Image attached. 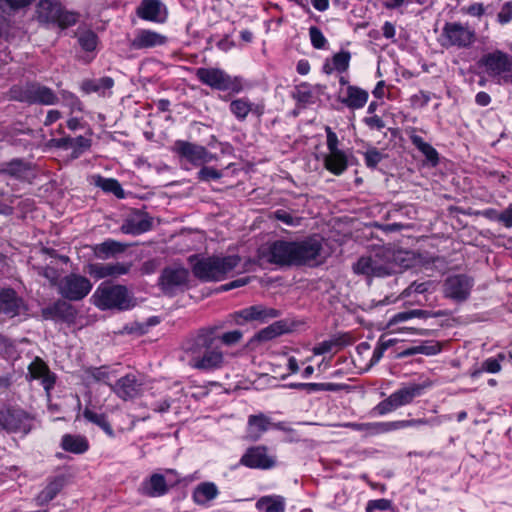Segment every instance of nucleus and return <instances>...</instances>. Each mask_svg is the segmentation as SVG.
<instances>
[{
    "mask_svg": "<svg viewBox=\"0 0 512 512\" xmlns=\"http://www.w3.org/2000/svg\"><path fill=\"white\" fill-rule=\"evenodd\" d=\"M322 241L308 237L301 241L277 240L260 250V258L281 266H315L323 262Z\"/></svg>",
    "mask_w": 512,
    "mask_h": 512,
    "instance_id": "1",
    "label": "nucleus"
},
{
    "mask_svg": "<svg viewBox=\"0 0 512 512\" xmlns=\"http://www.w3.org/2000/svg\"><path fill=\"white\" fill-rule=\"evenodd\" d=\"M183 352L187 364L199 371H216L227 364L215 328H201L191 334L183 343Z\"/></svg>",
    "mask_w": 512,
    "mask_h": 512,
    "instance_id": "2",
    "label": "nucleus"
},
{
    "mask_svg": "<svg viewBox=\"0 0 512 512\" xmlns=\"http://www.w3.org/2000/svg\"><path fill=\"white\" fill-rule=\"evenodd\" d=\"M189 262L194 276L204 282L222 281L242 267V259L238 255H192Z\"/></svg>",
    "mask_w": 512,
    "mask_h": 512,
    "instance_id": "3",
    "label": "nucleus"
},
{
    "mask_svg": "<svg viewBox=\"0 0 512 512\" xmlns=\"http://www.w3.org/2000/svg\"><path fill=\"white\" fill-rule=\"evenodd\" d=\"M92 301L101 310L125 311L135 306V299L126 286L106 282L97 287Z\"/></svg>",
    "mask_w": 512,
    "mask_h": 512,
    "instance_id": "4",
    "label": "nucleus"
},
{
    "mask_svg": "<svg viewBox=\"0 0 512 512\" xmlns=\"http://www.w3.org/2000/svg\"><path fill=\"white\" fill-rule=\"evenodd\" d=\"M485 74L499 85H512V56L495 50L482 56L479 61Z\"/></svg>",
    "mask_w": 512,
    "mask_h": 512,
    "instance_id": "5",
    "label": "nucleus"
},
{
    "mask_svg": "<svg viewBox=\"0 0 512 512\" xmlns=\"http://www.w3.org/2000/svg\"><path fill=\"white\" fill-rule=\"evenodd\" d=\"M36 18L42 24H52L60 29H66L78 22L79 15L68 11L57 1L40 0L36 5Z\"/></svg>",
    "mask_w": 512,
    "mask_h": 512,
    "instance_id": "6",
    "label": "nucleus"
},
{
    "mask_svg": "<svg viewBox=\"0 0 512 512\" xmlns=\"http://www.w3.org/2000/svg\"><path fill=\"white\" fill-rule=\"evenodd\" d=\"M390 251L381 249L374 254L362 256L353 264V272L366 278L384 277L394 273Z\"/></svg>",
    "mask_w": 512,
    "mask_h": 512,
    "instance_id": "7",
    "label": "nucleus"
},
{
    "mask_svg": "<svg viewBox=\"0 0 512 512\" xmlns=\"http://www.w3.org/2000/svg\"><path fill=\"white\" fill-rule=\"evenodd\" d=\"M195 75L197 79L219 91H229L231 93H239L243 90V84L240 77H233L219 68H204L196 69Z\"/></svg>",
    "mask_w": 512,
    "mask_h": 512,
    "instance_id": "8",
    "label": "nucleus"
},
{
    "mask_svg": "<svg viewBox=\"0 0 512 512\" xmlns=\"http://www.w3.org/2000/svg\"><path fill=\"white\" fill-rule=\"evenodd\" d=\"M11 96L17 101L28 104L54 105L58 102V97L51 88L36 82L13 87Z\"/></svg>",
    "mask_w": 512,
    "mask_h": 512,
    "instance_id": "9",
    "label": "nucleus"
},
{
    "mask_svg": "<svg viewBox=\"0 0 512 512\" xmlns=\"http://www.w3.org/2000/svg\"><path fill=\"white\" fill-rule=\"evenodd\" d=\"M429 383H413L398 389L392 393L388 398L381 401L376 407L375 411L379 415H385L397 408L410 404L416 397L423 394L424 390L429 387Z\"/></svg>",
    "mask_w": 512,
    "mask_h": 512,
    "instance_id": "10",
    "label": "nucleus"
},
{
    "mask_svg": "<svg viewBox=\"0 0 512 512\" xmlns=\"http://www.w3.org/2000/svg\"><path fill=\"white\" fill-rule=\"evenodd\" d=\"M58 293L70 301H79L85 298L92 289V283L84 276L69 274L57 284Z\"/></svg>",
    "mask_w": 512,
    "mask_h": 512,
    "instance_id": "11",
    "label": "nucleus"
},
{
    "mask_svg": "<svg viewBox=\"0 0 512 512\" xmlns=\"http://www.w3.org/2000/svg\"><path fill=\"white\" fill-rule=\"evenodd\" d=\"M33 418L20 408L0 409V427L8 432L27 434L32 429Z\"/></svg>",
    "mask_w": 512,
    "mask_h": 512,
    "instance_id": "12",
    "label": "nucleus"
},
{
    "mask_svg": "<svg viewBox=\"0 0 512 512\" xmlns=\"http://www.w3.org/2000/svg\"><path fill=\"white\" fill-rule=\"evenodd\" d=\"M173 150L180 157L197 167L216 159L215 155L210 153L204 146L184 140L176 141Z\"/></svg>",
    "mask_w": 512,
    "mask_h": 512,
    "instance_id": "13",
    "label": "nucleus"
},
{
    "mask_svg": "<svg viewBox=\"0 0 512 512\" xmlns=\"http://www.w3.org/2000/svg\"><path fill=\"white\" fill-rule=\"evenodd\" d=\"M240 464L251 469H271L276 465V458L270 455L263 445L250 447L242 455Z\"/></svg>",
    "mask_w": 512,
    "mask_h": 512,
    "instance_id": "14",
    "label": "nucleus"
},
{
    "mask_svg": "<svg viewBox=\"0 0 512 512\" xmlns=\"http://www.w3.org/2000/svg\"><path fill=\"white\" fill-rule=\"evenodd\" d=\"M28 306L25 300L12 288L0 289V314L8 318L25 315Z\"/></svg>",
    "mask_w": 512,
    "mask_h": 512,
    "instance_id": "15",
    "label": "nucleus"
},
{
    "mask_svg": "<svg viewBox=\"0 0 512 512\" xmlns=\"http://www.w3.org/2000/svg\"><path fill=\"white\" fill-rule=\"evenodd\" d=\"M168 43V37L151 29H138L134 33V37L129 40V48L132 51L148 50Z\"/></svg>",
    "mask_w": 512,
    "mask_h": 512,
    "instance_id": "16",
    "label": "nucleus"
},
{
    "mask_svg": "<svg viewBox=\"0 0 512 512\" xmlns=\"http://www.w3.org/2000/svg\"><path fill=\"white\" fill-rule=\"evenodd\" d=\"M444 315L443 312H429L421 309H414L409 311H403L395 314L392 318L389 319L387 327L392 329V331H401V332H410L412 334H422L423 329L410 326L409 324L400 326L399 328H394L397 324L407 322L413 318H428V317H437Z\"/></svg>",
    "mask_w": 512,
    "mask_h": 512,
    "instance_id": "17",
    "label": "nucleus"
},
{
    "mask_svg": "<svg viewBox=\"0 0 512 512\" xmlns=\"http://www.w3.org/2000/svg\"><path fill=\"white\" fill-rule=\"evenodd\" d=\"M279 315L280 313L278 310L259 304L252 305L235 312L234 319L239 325L253 321L265 323L271 319L277 318Z\"/></svg>",
    "mask_w": 512,
    "mask_h": 512,
    "instance_id": "18",
    "label": "nucleus"
},
{
    "mask_svg": "<svg viewBox=\"0 0 512 512\" xmlns=\"http://www.w3.org/2000/svg\"><path fill=\"white\" fill-rule=\"evenodd\" d=\"M109 385L118 397L129 400L141 394L143 382L136 374L129 373L118 379L115 384Z\"/></svg>",
    "mask_w": 512,
    "mask_h": 512,
    "instance_id": "19",
    "label": "nucleus"
},
{
    "mask_svg": "<svg viewBox=\"0 0 512 512\" xmlns=\"http://www.w3.org/2000/svg\"><path fill=\"white\" fill-rule=\"evenodd\" d=\"M136 14L140 19L164 23L168 16L167 7L161 0H142L136 9Z\"/></svg>",
    "mask_w": 512,
    "mask_h": 512,
    "instance_id": "20",
    "label": "nucleus"
},
{
    "mask_svg": "<svg viewBox=\"0 0 512 512\" xmlns=\"http://www.w3.org/2000/svg\"><path fill=\"white\" fill-rule=\"evenodd\" d=\"M264 108V104L253 103L247 97L236 98L229 104L230 112L240 122L245 121L249 114L261 117Z\"/></svg>",
    "mask_w": 512,
    "mask_h": 512,
    "instance_id": "21",
    "label": "nucleus"
},
{
    "mask_svg": "<svg viewBox=\"0 0 512 512\" xmlns=\"http://www.w3.org/2000/svg\"><path fill=\"white\" fill-rule=\"evenodd\" d=\"M188 276V270L183 267L165 268L159 284L165 293H171L175 288L186 284Z\"/></svg>",
    "mask_w": 512,
    "mask_h": 512,
    "instance_id": "22",
    "label": "nucleus"
},
{
    "mask_svg": "<svg viewBox=\"0 0 512 512\" xmlns=\"http://www.w3.org/2000/svg\"><path fill=\"white\" fill-rule=\"evenodd\" d=\"M75 315L76 311L73 306L60 299L41 310V316L44 320L72 321Z\"/></svg>",
    "mask_w": 512,
    "mask_h": 512,
    "instance_id": "23",
    "label": "nucleus"
},
{
    "mask_svg": "<svg viewBox=\"0 0 512 512\" xmlns=\"http://www.w3.org/2000/svg\"><path fill=\"white\" fill-rule=\"evenodd\" d=\"M152 220L140 211L132 212L121 225V232L124 234L138 235L150 230Z\"/></svg>",
    "mask_w": 512,
    "mask_h": 512,
    "instance_id": "24",
    "label": "nucleus"
},
{
    "mask_svg": "<svg viewBox=\"0 0 512 512\" xmlns=\"http://www.w3.org/2000/svg\"><path fill=\"white\" fill-rule=\"evenodd\" d=\"M131 268L128 263H94L89 266V273L97 279L117 277L127 274Z\"/></svg>",
    "mask_w": 512,
    "mask_h": 512,
    "instance_id": "25",
    "label": "nucleus"
},
{
    "mask_svg": "<svg viewBox=\"0 0 512 512\" xmlns=\"http://www.w3.org/2000/svg\"><path fill=\"white\" fill-rule=\"evenodd\" d=\"M436 285L432 281L411 283L403 292L402 297L408 298L414 296L412 303L423 305L429 301V295L434 292Z\"/></svg>",
    "mask_w": 512,
    "mask_h": 512,
    "instance_id": "26",
    "label": "nucleus"
},
{
    "mask_svg": "<svg viewBox=\"0 0 512 512\" xmlns=\"http://www.w3.org/2000/svg\"><path fill=\"white\" fill-rule=\"evenodd\" d=\"M368 100V92L357 86L348 85L345 90H340L339 101L350 109H360Z\"/></svg>",
    "mask_w": 512,
    "mask_h": 512,
    "instance_id": "27",
    "label": "nucleus"
},
{
    "mask_svg": "<svg viewBox=\"0 0 512 512\" xmlns=\"http://www.w3.org/2000/svg\"><path fill=\"white\" fill-rule=\"evenodd\" d=\"M473 279L464 274L450 276V299L461 302L468 298Z\"/></svg>",
    "mask_w": 512,
    "mask_h": 512,
    "instance_id": "28",
    "label": "nucleus"
},
{
    "mask_svg": "<svg viewBox=\"0 0 512 512\" xmlns=\"http://www.w3.org/2000/svg\"><path fill=\"white\" fill-rule=\"evenodd\" d=\"M167 491L168 486L165 477L158 473L152 474L139 487V492L148 497H159L166 494Z\"/></svg>",
    "mask_w": 512,
    "mask_h": 512,
    "instance_id": "29",
    "label": "nucleus"
},
{
    "mask_svg": "<svg viewBox=\"0 0 512 512\" xmlns=\"http://www.w3.org/2000/svg\"><path fill=\"white\" fill-rule=\"evenodd\" d=\"M272 426L271 419L265 414L250 415L247 422V438L256 441Z\"/></svg>",
    "mask_w": 512,
    "mask_h": 512,
    "instance_id": "30",
    "label": "nucleus"
},
{
    "mask_svg": "<svg viewBox=\"0 0 512 512\" xmlns=\"http://www.w3.org/2000/svg\"><path fill=\"white\" fill-rule=\"evenodd\" d=\"M351 60V53L349 51H340L334 54L331 58H327L322 66L323 73L330 75L333 72L340 74L349 69Z\"/></svg>",
    "mask_w": 512,
    "mask_h": 512,
    "instance_id": "31",
    "label": "nucleus"
},
{
    "mask_svg": "<svg viewBox=\"0 0 512 512\" xmlns=\"http://www.w3.org/2000/svg\"><path fill=\"white\" fill-rule=\"evenodd\" d=\"M32 378L40 379L46 391H49L55 384V376L50 372L46 363L36 358L28 367Z\"/></svg>",
    "mask_w": 512,
    "mask_h": 512,
    "instance_id": "32",
    "label": "nucleus"
},
{
    "mask_svg": "<svg viewBox=\"0 0 512 512\" xmlns=\"http://www.w3.org/2000/svg\"><path fill=\"white\" fill-rule=\"evenodd\" d=\"M219 495V489L213 482H202L198 484L193 492L192 499L195 504L206 506L209 502L216 499Z\"/></svg>",
    "mask_w": 512,
    "mask_h": 512,
    "instance_id": "33",
    "label": "nucleus"
},
{
    "mask_svg": "<svg viewBox=\"0 0 512 512\" xmlns=\"http://www.w3.org/2000/svg\"><path fill=\"white\" fill-rule=\"evenodd\" d=\"M320 89V85L313 86L307 82H302L295 86L292 97L300 105L307 106L316 102Z\"/></svg>",
    "mask_w": 512,
    "mask_h": 512,
    "instance_id": "34",
    "label": "nucleus"
},
{
    "mask_svg": "<svg viewBox=\"0 0 512 512\" xmlns=\"http://www.w3.org/2000/svg\"><path fill=\"white\" fill-rule=\"evenodd\" d=\"M324 167L334 175L343 174L348 167V158L345 152H331L324 157Z\"/></svg>",
    "mask_w": 512,
    "mask_h": 512,
    "instance_id": "35",
    "label": "nucleus"
},
{
    "mask_svg": "<svg viewBox=\"0 0 512 512\" xmlns=\"http://www.w3.org/2000/svg\"><path fill=\"white\" fill-rule=\"evenodd\" d=\"M61 447L70 453L83 454L89 449V442L85 436L65 434L61 439Z\"/></svg>",
    "mask_w": 512,
    "mask_h": 512,
    "instance_id": "36",
    "label": "nucleus"
},
{
    "mask_svg": "<svg viewBox=\"0 0 512 512\" xmlns=\"http://www.w3.org/2000/svg\"><path fill=\"white\" fill-rule=\"evenodd\" d=\"M475 34L472 30L461 25L450 26V45L468 47L474 42Z\"/></svg>",
    "mask_w": 512,
    "mask_h": 512,
    "instance_id": "37",
    "label": "nucleus"
},
{
    "mask_svg": "<svg viewBox=\"0 0 512 512\" xmlns=\"http://www.w3.org/2000/svg\"><path fill=\"white\" fill-rule=\"evenodd\" d=\"M64 480L61 477L53 478L49 481L46 487L38 494L37 502L39 505H45L53 500L56 495L62 490Z\"/></svg>",
    "mask_w": 512,
    "mask_h": 512,
    "instance_id": "38",
    "label": "nucleus"
},
{
    "mask_svg": "<svg viewBox=\"0 0 512 512\" xmlns=\"http://www.w3.org/2000/svg\"><path fill=\"white\" fill-rule=\"evenodd\" d=\"M256 507L263 512H284L285 499L279 495L264 496L257 501Z\"/></svg>",
    "mask_w": 512,
    "mask_h": 512,
    "instance_id": "39",
    "label": "nucleus"
},
{
    "mask_svg": "<svg viewBox=\"0 0 512 512\" xmlns=\"http://www.w3.org/2000/svg\"><path fill=\"white\" fill-rule=\"evenodd\" d=\"M412 144L426 157L432 165H436L438 162L437 151L424 139L416 134L414 131L409 135Z\"/></svg>",
    "mask_w": 512,
    "mask_h": 512,
    "instance_id": "40",
    "label": "nucleus"
},
{
    "mask_svg": "<svg viewBox=\"0 0 512 512\" xmlns=\"http://www.w3.org/2000/svg\"><path fill=\"white\" fill-rule=\"evenodd\" d=\"M30 169V163L21 159H13L3 164L1 172L12 177L24 178Z\"/></svg>",
    "mask_w": 512,
    "mask_h": 512,
    "instance_id": "41",
    "label": "nucleus"
},
{
    "mask_svg": "<svg viewBox=\"0 0 512 512\" xmlns=\"http://www.w3.org/2000/svg\"><path fill=\"white\" fill-rule=\"evenodd\" d=\"M343 427L365 432L367 435H377L387 433L386 422H373V423H356L348 422L342 425Z\"/></svg>",
    "mask_w": 512,
    "mask_h": 512,
    "instance_id": "42",
    "label": "nucleus"
},
{
    "mask_svg": "<svg viewBox=\"0 0 512 512\" xmlns=\"http://www.w3.org/2000/svg\"><path fill=\"white\" fill-rule=\"evenodd\" d=\"M127 245L121 242L109 239L103 243L98 244L94 251L100 258L108 257L109 255L119 254L125 251Z\"/></svg>",
    "mask_w": 512,
    "mask_h": 512,
    "instance_id": "43",
    "label": "nucleus"
},
{
    "mask_svg": "<svg viewBox=\"0 0 512 512\" xmlns=\"http://www.w3.org/2000/svg\"><path fill=\"white\" fill-rule=\"evenodd\" d=\"M114 80L111 77H102L95 80H85L82 83V90L89 93H104L106 90H109L113 87Z\"/></svg>",
    "mask_w": 512,
    "mask_h": 512,
    "instance_id": "44",
    "label": "nucleus"
},
{
    "mask_svg": "<svg viewBox=\"0 0 512 512\" xmlns=\"http://www.w3.org/2000/svg\"><path fill=\"white\" fill-rule=\"evenodd\" d=\"M96 185L107 193L114 194L117 198L122 199L125 196L124 190L120 183L113 178L98 177Z\"/></svg>",
    "mask_w": 512,
    "mask_h": 512,
    "instance_id": "45",
    "label": "nucleus"
},
{
    "mask_svg": "<svg viewBox=\"0 0 512 512\" xmlns=\"http://www.w3.org/2000/svg\"><path fill=\"white\" fill-rule=\"evenodd\" d=\"M83 416L89 422H92L95 425L99 426L109 436L114 435L113 429L107 417L104 414H98L96 412H93L92 410L85 409Z\"/></svg>",
    "mask_w": 512,
    "mask_h": 512,
    "instance_id": "46",
    "label": "nucleus"
},
{
    "mask_svg": "<svg viewBox=\"0 0 512 512\" xmlns=\"http://www.w3.org/2000/svg\"><path fill=\"white\" fill-rule=\"evenodd\" d=\"M285 325L282 322H275L270 326L262 329L258 334L257 338L260 341H268L277 336L282 335L285 332Z\"/></svg>",
    "mask_w": 512,
    "mask_h": 512,
    "instance_id": "47",
    "label": "nucleus"
},
{
    "mask_svg": "<svg viewBox=\"0 0 512 512\" xmlns=\"http://www.w3.org/2000/svg\"><path fill=\"white\" fill-rule=\"evenodd\" d=\"M78 42L83 50L91 52L97 47L98 37L93 31L85 30L79 33Z\"/></svg>",
    "mask_w": 512,
    "mask_h": 512,
    "instance_id": "48",
    "label": "nucleus"
},
{
    "mask_svg": "<svg viewBox=\"0 0 512 512\" xmlns=\"http://www.w3.org/2000/svg\"><path fill=\"white\" fill-rule=\"evenodd\" d=\"M426 421L422 419H411V420H399V421H391L386 422L387 425V433L399 429H404L407 427L419 426L425 424Z\"/></svg>",
    "mask_w": 512,
    "mask_h": 512,
    "instance_id": "49",
    "label": "nucleus"
},
{
    "mask_svg": "<svg viewBox=\"0 0 512 512\" xmlns=\"http://www.w3.org/2000/svg\"><path fill=\"white\" fill-rule=\"evenodd\" d=\"M501 370V364L498 359L489 358L482 363L480 369H476L471 373L473 378L479 376L482 372L497 373Z\"/></svg>",
    "mask_w": 512,
    "mask_h": 512,
    "instance_id": "50",
    "label": "nucleus"
},
{
    "mask_svg": "<svg viewBox=\"0 0 512 512\" xmlns=\"http://www.w3.org/2000/svg\"><path fill=\"white\" fill-rule=\"evenodd\" d=\"M309 36H310V40H311V43L314 48L324 49L326 47L327 40L318 27H316V26L310 27L309 28Z\"/></svg>",
    "mask_w": 512,
    "mask_h": 512,
    "instance_id": "51",
    "label": "nucleus"
},
{
    "mask_svg": "<svg viewBox=\"0 0 512 512\" xmlns=\"http://www.w3.org/2000/svg\"><path fill=\"white\" fill-rule=\"evenodd\" d=\"M273 218L283 222L288 226H298L301 222L300 217L293 216L289 212L282 209L275 211L273 213Z\"/></svg>",
    "mask_w": 512,
    "mask_h": 512,
    "instance_id": "52",
    "label": "nucleus"
},
{
    "mask_svg": "<svg viewBox=\"0 0 512 512\" xmlns=\"http://www.w3.org/2000/svg\"><path fill=\"white\" fill-rule=\"evenodd\" d=\"M431 100V95L428 92L418 91L410 97L411 106L414 109H421L428 104Z\"/></svg>",
    "mask_w": 512,
    "mask_h": 512,
    "instance_id": "53",
    "label": "nucleus"
},
{
    "mask_svg": "<svg viewBox=\"0 0 512 512\" xmlns=\"http://www.w3.org/2000/svg\"><path fill=\"white\" fill-rule=\"evenodd\" d=\"M75 150L73 152L74 157H78L83 151L88 150L91 147V140L83 136L72 138V146Z\"/></svg>",
    "mask_w": 512,
    "mask_h": 512,
    "instance_id": "54",
    "label": "nucleus"
},
{
    "mask_svg": "<svg viewBox=\"0 0 512 512\" xmlns=\"http://www.w3.org/2000/svg\"><path fill=\"white\" fill-rule=\"evenodd\" d=\"M365 164L369 168H375L383 159V155L376 148L367 150L364 155Z\"/></svg>",
    "mask_w": 512,
    "mask_h": 512,
    "instance_id": "55",
    "label": "nucleus"
},
{
    "mask_svg": "<svg viewBox=\"0 0 512 512\" xmlns=\"http://www.w3.org/2000/svg\"><path fill=\"white\" fill-rule=\"evenodd\" d=\"M222 173L213 167L204 166L198 172V179L201 181H209L220 179Z\"/></svg>",
    "mask_w": 512,
    "mask_h": 512,
    "instance_id": "56",
    "label": "nucleus"
},
{
    "mask_svg": "<svg viewBox=\"0 0 512 512\" xmlns=\"http://www.w3.org/2000/svg\"><path fill=\"white\" fill-rule=\"evenodd\" d=\"M325 132H326V138H327L326 143H327L328 153L341 151L338 148L339 140H338L336 133L334 131H332V129L329 126H326Z\"/></svg>",
    "mask_w": 512,
    "mask_h": 512,
    "instance_id": "57",
    "label": "nucleus"
},
{
    "mask_svg": "<svg viewBox=\"0 0 512 512\" xmlns=\"http://www.w3.org/2000/svg\"><path fill=\"white\" fill-rule=\"evenodd\" d=\"M242 338V332L239 330L229 331L224 333L221 337H218L219 344L233 345L238 343Z\"/></svg>",
    "mask_w": 512,
    "mask_h": 512,
    "instance_id": "58",
    "label": "nucleus"
},
{
    "mask_svg": "<svg viewBox=\"0 0 512 512\" xmlns=\"http://www.w3.org/2000/svg\"><path fill=\"white\" fill-rule=\"evenodd\" d=\"M391 508V501L388 499H377L368 502L366 511L374 512L375 510H388Z\"/></svg>",
    "mask_w": 512,
    "mask_h": 512,
    "instance_id": "59",
    "label": "nucleus"
},
{
    "mask_svg": "<svg viewBox=\"0 0 512 512\" xmlns=\"http://www.w3.org/2000/svg\"><path fill=\"white\" fill-rule=\"evenodd\" d=\"M498 21L501 24H507L512 20V1L506 2L497 15Z\"/></svg>",
    "mask_w": 512,
    "mask_h": 512,
    "instance_id": "60",
    "label": "nucleus"
},
{
    "mask_svg": "<svg viewBox=\"0 0 512 512\" xmlns=\"http://www.w3.org/2000/svg\"><path fill=\"white\" fill-rule=\"evenodd\" d=\"M338 345L337 340H327L319 343L318 345L313 347V353L315 355H322L328 353L332 350L334 346Z\"/></svg>",
    "mask_w": 512,
    "mask_h": 512,
    "instance_id": "61",
    "label": "nucleus"
},
{
    "mask_svg": "<svg viewBox=\"0 0 512 512\" xmlns=\"http://www.w3.org/2000/svg\"><path fill=\"white\" fill-rule=\"evenodd\" d=\"M391 340L389 341H381L374 349L372 358L370 360V364L373 365L377 363L383 356L385 350L391 345Z\"/></svg>",
    "mask_w": 512,
    "mask_h": 512,
    "instance_id": "62",
    "label": "nucleus"
},
{
    "mask_svg": "<svg viewBox=\"0 0 512 512\" xmlns=\"http://www.w3.org/2000/svg\"><path fill=\"white\" fill-rule=\"evenodd\" d=\"M37 272L39 275L45 277L50 281L51 284H56L58 279L57 270L52 267H38Z\"/></svg>",
    "mask_w": 512,
    "mask_h": 512,
    "instance_id": "63",
    "label": "nucleus"
},
{
    "mask_svg": "<svg viewBox=\"0 0 512 512\" xmlns=\"http://www.w3.org/2000/svg\"><path fill=\"white\" fill-rule=\"evenodd\" d=\"M90 374L96 381H103L104 383L109 384V373L106 368H94L90 371Z\"/></svg>",
    "mask_w": 512,
    "mask_h": 512,
    "instance_id": "64",
    "label": "nucleus"
}]
</instances>
